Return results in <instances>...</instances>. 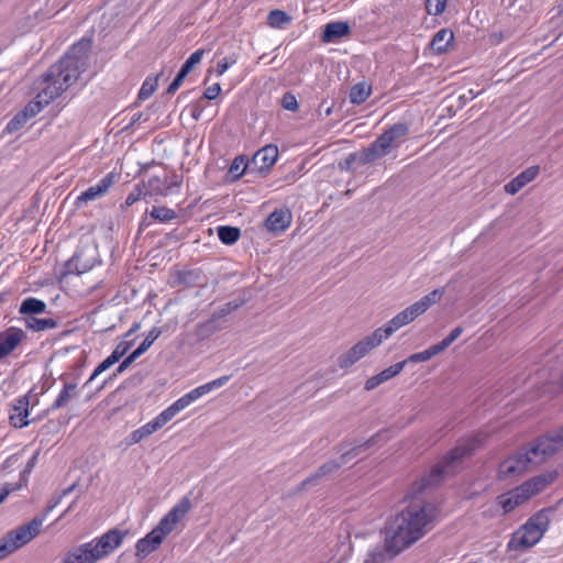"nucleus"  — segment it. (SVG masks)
I'll return each instance as SVG.
<instances>
[{
  "label": "nucleus",
  "instance_id": "obj_41",
  "mask_svg": "<svg viewBox=\"0 0 563 563\" xmlns=\"http://www.w3.org/2000/svg\"><path fill=\"white\" fill-rule=\"evenodd\" d=\"M463 332L462 327L454 328L448 336H445L441 342L437 343L435 346L439 349V352H443L448 349Z\"/></svg>",
  "mask_w": 563,
  "mask_h": 563
},
{
  "label": "nucleus",
  "instance_id": "obj_25",
  "mask_svg": "<svg viewBox=\"0 0 563 563\" xmlns=\"http://www.w3.org/2000/svg\"><path fill=\"white\" fill-rule=\"evenodd\" d=\"M235 308H236V305H233L232 302H228V303L223 305L212 314V317L208 321L198 324V330L206 334H211V333L216 332L218 330L217 327L214 325L216 320L227 317Z\"/></svg>",
  "mask_w": 563,
  "mask_h": 563
},
{
  "label": "nucleus",
  "instance_id": "obj_15",
  "mask_svg": "<svg viewBox=\"0 0 563 563\" xmlns=\"http://www.w3.org/2000/svg\"><path fill=\"white\" fill-rule=\"evenodd\" d=\"M115 175L113 173H108L104 177H102L96 185L90 186L86 190H84L76 199V203H86L89 201L97 200L101 198L109 188L114 184Z\"/></svg>",
  "mask_w": 563,
  "mask_h": 563
},
{
  "label": "nucleus",
  "instance_id": "obj_45",
  "mask_svg": "<svg viewBox=\"0 0 563 563\" xmlns=\"http://www.w3.org/2000/svg\"><path fill=\"white\" fill-rule=\"evenodd\" d=\"M282 106H283L284 109L289 110V111H296L298 109L297 99L290 92H286L283 96Z\"/></svg>",
  "mask_w": 563,
  "mask_h": 563
},
{
  "label": "nucleus",
  "instance_id": "obj_22",
  "mask_svg": "<svg viewBox=\"0 0 563 563\" xmlns=\"http://www.w3.org/2000/svg\"><path fill=\"white\" fill-rule=\"evenodd\" d=\"M79 394L78 385L74 382H67L64 384L63 388L59 390L55 400L51 405V410H58L60 408H65L73 399H75Z\"/></svg>",
  "mask_w": 563,
  "mask_h": 563
},
{
  "label": "nucleus",
  "instance_id": "obj_11",
  "mask_svg": "<svg viewBox=\"0 0 563 563\" xmlns=\"http://www.w3.org/2000/svg\"><path fill=\"white\" fill-rule=\"evenodd\" d=\"M380 332L376 330L371 334L354 344L346 353L340 356L339 366L347 368L355 364L357 361L367 355L373 349L383 343Z\"/></svg>",
  "mask_w": 563,
  "mask_h": 563
},
{
  "label": "nucleus",
  "instance_id": "obj_19",
  "mask_svg": "<svg viewBox=\"0 0 563 563\" xmlns=\"http://www.w3.org/2000/svg\"><path fill=\"white\" fill-rule=\"evenodd\" d=\"M540 172L539 166H530L518 174L515 178H512L509 183H507L504 187V190L508 195H516L525 186L534 180Z\"/></svg>",
  "mask_w": 563,
  "mask_h": 563
},
{
  "label": "nucleus",
  "instance_id": "obj_61",
  "mask_svg": "<svg viewBox=\"0 0 563 563\" xmlns=\"http://www.w3.org/2000/svg\"><path fill=\"white\" fill-rule=\"evenodd\" d=\"M562 383H563V374H562Z\"/></svg>",
  "mask_w": 563,
  "mask_h": 563
},
{
  "label": "nucleus",
  "instance_id": "obj_38",
  "mask_svg": "<svg viewBox=\"0 0 563 563\" xmlns=\"http://www.w3.org/2000/svg\"><path fill=\"white\" fill-rule=\"evenodd\" d=\"M156 87H157L156 78L155 79L146 78L140 88L139 99L140 100L148 99L154 93Z\"/></svg>",
  "mask_w": 563,
  "mask_h": 563
},
{
  "label": "nucleus",
  "instance_id": "obj_4",
  "mask_svg": "<svg viewBox=\"0 0 563 563\" xmlns=\"http://www.w3.org/2000/svg\"><path fill=\"white\" fill-rule=\"evenodd\" d=\"M230 379L229 375L221 376L213 380H210L206 384H202L190 391L183 395L180 398L175 400L170 406L164 409L159 415H157L154 419L143 424L139 429L132 431L129 435V443L136 444L150 437L154 432L162 429L167 422H169L177 413L186 409L192 402L197 401L205 395L221 388L224 386Z\"/></svg>",
  "mask_w": 563,
  "mask_h": 563
},
{
  "label": "nucleus",
  "instance_id": "obj_49",
  "mask_svg": "<svg viewBox=\"0 0 563 563\" xmlns=\"http://www.w3.org/2000/svg\"><path fill=\"white\" fill-rule=\"evenodd\" d=\"M234 64L235 59L229 60L228 58H223L219 60L216 67L217 75L222 76Z\"/></svg>",
  "mask_w": 563,
  "mask_h": 563
},
{
  "label": "nucleus",
  "instance_id": "obj_12",
  "mask_svg": "<svg viewBox=\"0 0 563 563\" xmlns=\"http://www.w3.org/2000/svg\"><path fill=\"white\" fill-rule=\"evenodd\" d=\"M421 313L415 303L393 317L385 325L376 329L380 332L382 339L387 340L394 332L416 320Z\"/></svg>",
  "mask_w": 563,
  "mask_h": 563
},
{
  "label": "nucleus",
  "instance_id": "obj_10",
  "mask_svg": "<svg viewBox=\"0 0 563 563\" xmlns=\"http://www.w3.org/2000/svg\"><path fill=\"white\" fill-rule=\"evenodd\" d=\"M379 438L380 434L377 433L376 435L372 437L368 441L355 444L353 448L349 450H344L341 455V462L332 460L322 464L312 475H310L309 477L301 482V484L298 486V489H305L308 486L316 485L321 478L335 472L342 465L349 463L353 457H356L365 449L376 443Z\"/></svg>",
  "mask_w": 563,
  "mask_h": 563
},
{
  "label": "nucleus",
  "instance_id": "obj_13",
  "mask_svg": "<svg viewBox=\"0 0 563 563\" xmlns=\"http://www.w3.org/2000/svg\"><path fill=\"white\" fill-rule=\"evenodd\" d=\"M142 185L145 190L144 197H166L173 195L180 187V183L176 177L169 180L167 177L161 178L158 176L150 177Z\"/></svg>",
  "mask_w": 563,
  "mask_h": 563
},
{
  "label": "nucleus",
  "instance_id": "obj_44",
  "mask_svg": "<svg viewBox=\"0 0 563 563\" xmlns=\"http://www.w3.org/2000/svg\"><path fill=\"white\" fill-rule=\"evenodd\" d=\"M446 0H426V10L429 14L439 15L445 9Z\"/></svg>",
  "mask_w": 563,
  "mask_h": 563
},
{
  "label": "nucleus",
  "instance_id": "obj_43",
  "mask_svg": "<svg viewBox=\"0 0 563 563\" xmlns=\"http://www.w3.org/2000/svg\"><path fill=\"white\" fill-rule=\"evenodd\" d=\"M144 186L142 184H137L134 186V188L131 190V192L125 198V206L130 207L141 200L144 197Z\"/></svg>",
  "mask_w": 563,
  "mask_h": 563
},
{
  "label": "nucleus",
  "instance_id": "obj_39",
  "mask_svg": "<svg viewBox=\"0 0 563 563\" xmlns=\"http://www.w3.org/2000/svg\"><path fill=\"white\" fill-rule=\"evenodd\" d=\"M27 117L23 111L18 112L7 124L5 130L9 133H13L20 130L26 122Z\"/></svg>",
  "mask_w": 563,
  "mask_h": 563
},
{
  "label": "nucleus",
  "instance_id": "obj_5",
  "mask_svg": "<svg viewBox=\"0 0 563 563\" xmlns=\"http://www.w3.org/2000/svg\"><path fill=\"white\" fill-rule=\"evenodd\" d=\"M409 133L405 122H397L387 128L368 147L351 153L344 161L342 168L352 169L353 165L364 166L388 155L393 148L398 147Z\"/></svg>",
  "mask_w": 563,
  "mask_h": 563
},
{
  "label": "nucleus",
  "instance_id": "obj_47",
  "mask_svg": "<svg viewBox=\"0 0 563 563\" xmlns=\"http://www.w3.org/2000/svg\"><path fill=\"white\" fill-rule=\"evenodd\" d=\"M129 346L126 342L119 343L109 356L117 363L126 353Z\"/></svg>",
  "mask_w": 563,
  "mask_h": 563
},
{
  "label": "nucleus",
  "instance_id": "obj_52",
  "mask_svg": "<svg viewBox=\"0 0 563 563\" xmlns=\"http://www.w3.org/2000/svg\"><path fill=\"white\" fill-rule=\"evenodd\" d=\"M202 112H203V107L200 106L199 102L191 106V117L195 120H199L200 117L202 115Z\"/></svg>",
  "mask_w": 563,
  "mask_h": 563
},
{
  "label": "nucleus",
  "instance_id": "obj_34",
  "mask_svg": "<svg viewBox=\"0 0 563 563\" xmlns=\"http://www.w3.org/2000/svg\"><path fill=\"white\" fill-rule=\"evenodd\" d=\"M150 214L159 222H169L177 218L176 211L167 207H153Z\"/></svg>",
  "mask_w": 563,
  "mask_h": 563
},
{
  "label": "nucleus",
  "instance_id": "obj_40",
  "mask_svg": "<svg viewBox=\"0 0 563 563\" xmlns=\"http://www.w3.org/2000/svg\"><path fill=\"white\" fill-rule=\"evenodd\" d=\"M203 53V49H197L194 52L183 64L180 70L188 75L192 67L201 62Z\"/></svg>",
  "mask_w": 563,
  "mask_h": 563
},
{
  "label": "nucleus",
  "instance_id": "obj_48",
  "mask_svg": "<svg viewBox=\"0 0 563 563\" xmlns=\"http://www.w3.org/2000/svg\"><path fill=\"white\" fill-rule=\"evenodd\" d=\"M221 92L220 84H213L203 91V98L208 100L216 99Z\"/></svg>",
  "mask_w": 563,
  "mask_h": 563
},
{
  "label": "nucleus",
  "instance_id": "obj_32",
  "mask_svg": "<svg viewBox=\"0 0 563 563\" xmlns=\"http://www.w3.org/2000/svg\"><path fill=\"white\" fill-rule=\"evenodd\" d=\"M268 25L274 29H283L290 22V16L282 10H273L267 16Z\"/></svg>",
  "mask_w": 563,
  "mask_h": 563
},
{
  "label": "nucleus",
  "instance_id": "obj_7",
  "mask_svg": "<svg viewBox=\"0 0 563 563\" xmlns=\"http://www.w3.org/2000/svg\"><path fill=\"white\" fill-rule=\"evenodd\" d=\"M191 509V501L189 498L184 497L180 499L157 523V526L150 531L145 537L137 540L135 544V555L143 560L148 554L158 549L164 539L176 528L177 523L189 512Z\"/></svg>",
  "mask_w": 563,
  "mask_h": 563
},
{
  "label": "nucleus",
  "instance_id": "obj_37",
  "mask_svg": "<svg viewBox=\"0 0 563 563\" xmlns=\"http://www.w3.org/2000/svg\"><path fill=\"white\" fill-rule=\"evenodd\" d=\"M404 367H405V362H398V363L385 368L377 375H378L380 382L385 383V382L391 379L393 377L397 376L404 369Z\"/></svg>",
  "mask_w": 563,
  "mask_h": 563
},
{
  "label": "nucleus",
  "instance_id": "obj_56",
  "mask_svg": "<svg viewBox=\"0 0 563 563\" xmlns=\"http://www.w3.org/2000/svg\"><path fill=\"white\" fill-rule=\"evenodd\" d=\"M140 328V323H134L130 332H134Z\"/></svg>",
  "mask_w": 563,
  "mask_h": 563
},
{
  "label": "nucleus",
  "instance_id": "obj_2",
  "mask_svg": "<svg viewBox=\"0 0 563 563\" xmlns=\"http://www.w3.org/2000/svg\"><path fill=\"white\" fill-rule=\"evenodd\" d=\"M91 41L82 38L74 44L70 49L52 65L43 75L42 87L34 100L30 101L22 110L27 119L38 114L44 107L59 97L74 85L88 67V53Z\"/></svg>",
  "mask_w": 563,
  "mask_h": 563
},
{
  "label": "nucleus",
  "instance_id": "obj_59",
  "mask_svg": "<svg viewBox=\"0 0 563 563\" xmlns=\"http://www.w3.org/2000/svg\"><path fill=\"white\" fill-rule=\"evenodd\" d=\"M468 93L471 95V99H474L477 96L473 90H470Z\"/></svg>",
  "mask_w": 563,
  "mask_h": 563
},
{
  "label": "nucleus",
  "instance_id": "obj_46",
  "mask_svg": "<svg viewBox=\"0 0 563 563\" xmlns=\"http://www.w3.org/2000/svg\"><path fill=\"white\" fill-rule=\"evenodd\" d=\"M142 354L135 349L129 356H126L118 366L117 372L122 373L125 371L137 357Z\"/></svg>",
  "mask_w": 563,
  "mask_h": 563
},
{
  "label": "nucleus",
  "instance_id": "obj_35",
  "mask_svg": "<svg viewBox=\"0 0 563 563\" xmlns=\"http://www.w3.org/2000/svg\"><path fill=\"white\" fill-rule=\"evenodd\" d=\"M246 159L244 156H238L233 159L229 167V175L232 180H236L243 176L246 169Z\"/></svg>",
  "mask_w": 563,
  "mask_h": 563
},
{
  "label": "nucleus",
  "instance_id": "obj_33",
  "mask_svg": "<svg viewBox=\"0 0 563 563\" xmlns=\"http://www.w3.org/2000/svg\"><path fill=\"white\" fill-rule=\"evenodd\" d=\"M439 349L435 346V344L431 345L430 347H428L427 350L424 351H421V352H418V353H413L411 355H409L406 360H404L402 362H405V365L407 363H419V362H427L429 361L431 357H433L434 355L439 354Z\"/></svg>",
  "mask_w": 563,
  "mask_h": 563
},
{
  "label": "nucleus",
  "instance_id": "obj_8",
  "mask_svg": "<svg viewBox=\"0 0 563 563\" xmlns=\"http://www.w3.org/2000/svg\"><path fill=\"white\" fill-rule=\"evenodd\" d=\"M550 520L544 511L532 516L523 526L516 530L507 543L509 551H526L536 545L549 529Z\"/></svg>",
  "mask_w": 563,
  "mask_h": 563
},
{
  "label": "nucleus",
  "instance_id": "obj_50",
  "mask_svg": "<svg viewBox=\"0 0 563 563\" xmlns=\"http://www.w3.org/2000/svg\"><path fill=\"white\" fill-rule=\"evenodd\" d=\"M187 75L183 73L181 70L178 71L177 76L174 78V80L170 82V85L167 88L168 93H174L176 90L180 87L183 80L185 79Z\"/></svg>",
  "mask_w": 563,
  "mask_h": 563
},
{
  "label": "nucleus",
  "instance_id": "obj_42",
  "mask_svg": "<svg viewBox=\"0 0 563 563\" xmlns=\"http://www.w3.org/2000/svg\"><path fill=\"white\" fill-rule=\"evenodd\" d=\"M115 362L110 357L108 356L107 358H104L95 369L93 372L91 373L90 377L88 378V380L85 383L84 386H87L89 385L92 380H95L100 374H102L103 372H106L107 369H109L112 365H114Z\"/></svg>",
  "mask_w": 563,
  "mask_h": 563
},
{
  "label": "nucleus",
  "instance_id": "obj_58",
  "mask_svg": "<svg viewBox=\"0 0 563 563\" xmlns=\"http://www.w3.org/2000/svg\"><path fill=\"white\" fill-rule=\"evenodd\" d=\"M73 489V486L63 492V496L67 495Z\"/></svg>",
  "mask_w": 563,
  "mask_h": 563
},
{
  "label": "nucleus",
  "instance_id": "obj_29",
  "mask_svg": "<svg viewBox=\"0 0 563 563\" xmlns=\"http://www.w3.org/2000/svg\"><path fill=\"white\" fill-rule=\"evenodd\" d=\"M372 87L371 85L362 81L355 84L350 90V101L354 104H361L366 101V99L371 96Z\"/></svg>",
  "mask_w": 563,
  "mask_h": 563
},
{
  "label": "nucleus",
  "instance_id": "obj_24",
  "mask_svg": "<svg viewBox=\"0 0 563 563\" xmlns=\"http://www.w3.org/2000/svg\"><path fill=\"white\" fill-rule=\"evenodd\" d=\"M277 157V146L266 145L256 152V154L253 157V161L258 166L260 169H268L276 163Z\"/></svg>",
  "mask_w": 563,
  "mask_h": 563
},
{
  "label": "nucleus",
  "instance_id": "obj_30",
  "mask_svg": "<svg viewBox=\"0 0 563 563\" xmlns=\"http://www.w3.org/2000/svg\"><path fill=\"white\" fill-rule=\"evenodd\" d=\"M25 324H26L27 329H30L34 332L55 329L57 327L56 320H54L52 318L31 317L25 320Z\"/></svg>",
  "mask_w": 563,
  "mask_h": 563
},
{
  "label": "nucleus",
  "instance_id": "obj_23",
  "mask_svg": "<svg viewBox=\"0 0 563 563\" xmlns=\"http://www.w3.org/2000/svg\"><path fill=\"white\" fill-rule=\"evenodd\" d=\"M553 479L554 476L552 474L539 475L526 481L519 487L521 488L522 493L527 495V499H529L533 495L543 490Z\"/></svg>",
  "mask_w": 563,
  "mask_h": 563
},
{
  "label": "nucleus",
  "instance_id": "obj_31",
  "mask_svg": "<svg viewBox=\"0 0 563 563\" xmlns=\"http://www.w3.org/2000/svg\"><path fill=\"white\" fill-rule=\"evenodd\" d=\"M241 235L239 228L221 225L218 228V238L225 245L234 244Z\"/></svg>",
  "mask_w": 563,
  "mask_h": 563
},
{
  "label": "nucleus",
  "instance_id": "obj_60",
  "mask_svg": "<svg viewBox=\"0 0 563 563\" xmlns=\"http://www.w3.org/2000/svg\"><path fill=\"white\" fill-rule=\"evenodd\" d=\"M7 494H0V504L4 500Z\"/></svg>",
  "mask_w": 563,
  "mask_h": 563
},
{
  "label": "nucleus",
  "instance_id": "obj_16",
  "mask_svg": "<svg viewBox=\"0 0 563 563\" xmlns=\"http://www.w3.org/2000/svg\"><path fill=\"white\" fill-rule=\"evenodd\" d=\"M402 551H396L388 543V536L385 533L384 543L369 549L363 563H390Z\"/></svg>",
  "mask_w": 563,
  "mask_h": 563
},
{
  "label": "nucleus",
  "instance_id": "obj_14",
  "mask_svg": "<svg viewBox=\"0 0 563 563\" xmlns=\"http://www.w3.org/2000/svg\"><path fill=\"white\" fill-rule=\"evenodd\" d=\"M25 338V332L16 327L0 332V360L10 355Z\"/></svg>",
  "mask_w": 563,
  "mask_h": 563
},
{
  "label": "nucleus",
  "instance_id": "obj_51",
  "mask_svg": "<svg viewBox=\"0 0 563 563\" xmlns=\"http://www.w3.org/2000/svg\"><path fill=\"white\" fill-rule=\"evenodd\" d=\"M380 384H383L378 377V375H374L372 377H369L366 382H365V385H364V388L365 390H372L374 388H376L377 386H379Z\"/></svg>",
  "mask_w": 563,
  "mask_h": 563
},
{
  "label": "nucleus",
  "instance_id": "obj_26",
  "mask_svg": "<svg viewBox=\"0 0 563 563\" xmlns=\"http://www.w3.org/2000/svg\"><path fill=\"white\" fill-rule=\"evenodd\" d=\"M453 32L448 29L439 30L430 42L431 49L437 54H442L446 51L449 44L453 41Z\"/></svg>",
  "mask_w": 563,
  "mask_h": 563
},
{
  "label": "nucleus",
  "instance_id": "obj_55",
  "mask_svg": "<svg viewBox=\"0 0 563 563\" xmlns=\"http://www.w3.org/2000/svg\"><path fill=\"white\" fill-rule=\"evenodd\" d=\"M88 268H89V267H84V268L79 269L78 267H76V273H77V274H82V273H85Z\"/></svg>",
  "mask_w": 563,
  "mask_h": 563
},
{
  "label": "nucleus",
  "instance_id": "obj_21",
  "mask_svg": "<svg viewBox=\"0 0 563 563\" xmlns=\"http://www.w3.org/2000/svg\"><path fill=\"white\" fill-rule=\"evenodd\" d=\"M350 32L351 27L346 21L329 22L323 27L321 38L324 43H333L342 37L347 36Z\"/></svg>",
  "mask_w": 563,
  "mask_h": 563
},
{
  "label": "nucleus",
  "instance_id": "obj_28",
  "mask_svg": "<svg viewBox=\"0 0 563 563\" xmlns=\"http://www.w3.org/2000/svg\"><path fill=\"white\" fill-rule=\"evenodd\" d=\"M45 310H46V303L43 300L34 298V297H29L22 301V303L19 308V313L23 314V316L38 314V313L45 312Z\"/></svg>",
  "mask_w": 563,
  "mask_h": 563
},
{
  "label": "nucleus",
  "instance_id": "obj_18",
  "mask_svg": "<svg viewBox=\"0 0 563 563\" xmlns=\"http://www.w3.org/2000/svg\"><path fill=\"white\" fill-rule=\"evenodd\" d=\"M291 220L292 214L288 209H276L266 219L265 227L269 232L278 234L290 227Z\"/></svg>",
  "mask_w": 563,
  "mask_h": 563
},
{
  "label": "nucleus",
  "instance_id": "obj_57",
  "mask_svg": "<svg viewBox=\"0 0 563 563\" xmlns=\"http://www.w3.org/2000/svg\"><path fill=\"white\" fill-rule=\"evenodd\" d=\"M331 112H332V108H331V107H328V108L325 109V115H330V114H331Z\"/></svg>",
  "mask_w": 563,
  "mask_h": 563
},
{
  "label": "nucleus",
  "instance_id": "obj_27",
  "mask_svg": "<svg viewBox=\"0 0 563 563\" xmlns=\"http://www.w3.org/2000/svg\"><path fill=\"white\" fill-rule=\"evenodd\" d=\"M444 292H445L444 288H442V287L437 288L413 303L418 308L419 312L421 314H423L432 305H434L441 300Z\"/></svg>",
  "mask_w": 563,
  "mask_h": 563
},
{
  "label": "nucleus",
  "instance_id": "obj_20",
  "mask_svg": "<svg viewBox=\"0 0 563 563\" xmlns=\"http://www.w3.org/2000/svg\"><path fill=\"white\" fill-rule=\"evenodd\" d=\"M526 500H528L527 495H525L521 488L517 486L516 488L499 495L497 497V505L503 509L504 514H508Z\"/></svg>",
  "mask_w": 563,
  "mask_h": 563
},
{
  "label": "nucleus",
  "instance_id": "obj_54",
  "mask_svg": "<svg viewBox=\"0 0 563 563\" xmlns=\"http://www.w3.org/2000/svg\"><path fill=\"white\" fill-rule=\"evenodd\" d=\"M7 301V294L5 292H1L0 294V303H3Z\"/></svg>",
  "mask_w": 563,
  "mask_h": 563
},
{
  "label": "nucleus",
  "instance_id": "obj_36",
  "mask_svg": "<svg viewBox=\"0 0 563 563\" xmlns=\"http://www.w3.org/2000/svg\"><path fill=\"white\" fill-rule=\"evenodd\" d=\"M161 334H162V329L156 328V327L152 328L148 331V333L146 334L143 342L136 347V350L141 354L145 353L152 346V344L158 339V336Z\"/></svg>",
  "mask_w": 563,
  "mask_h": 563
},
{
  "label": "nucleus",
  "instance_id": "obj_9",
  "mask_svg": "<svg viewBox=\"0 0 563 563\" xmlns=\"http://www.w3.org/2000/svg\"><path fill=\"white\" fill-rule=\"evenodd\" d=\"M44 518L35 517L30 522L8 532L0 539V560L29 543L40 532Z\"/></svg>",
  "mask_w": 563,
  "mask_h": 563
},
{
  "label": "nucleus",
  "instance_id": "obj_6",
  "mask_svg": "<svg viewBox=\"0 0 563 563\" xmlns=\"http://www.w3.org/2000/svg\"><path fill=\"white\" fill-rule=\"evenodd\" d=\"M126 531L111 529L89 542L71 548L63 563H97L114 552L123 542Z\"/></svg>",
  "mask_w": 563,
  "mask_h": 563
},
{
  "label": "nucleus",
  "instance_id": "obj_3",
  "mask_svg": "<svg viewBox=\"0 0 563 563\" xmlns=\"http://www.w3.org/2000/svg\"><path fill=\"white\" fill-rule=\"evenodd\" d=\"M563 449V426L554 432L538 438L527 448L504 460L498 468L503 478L519 475L531 465H538L547 461Z\"/></svg>",
  "mask_w": 563,
  "mask_h": 563
},
{
  "label": "nucleus",
  "instance_id": "obj_17",
  "mask_svg": "<svg viewBox=\"0 0 563 563\" xmlns=\"http://www.w3.org/2000/svg\"><path fill=\"white\" fill-rule=\"evenodd\" d=\"M29 405L30 401L27 396H21L12 402L9 412V420L14 428L21 429L29 424Z\"/></svg>",
  "mask_w": 563,
  "mask_h": 563
},
{
  "label": "nucleus",
  "instance_id": "obj_53",
  "mask_svg": "<svg viewBox=\"0 0 563 563\" xmlns=\"http://www.w3.org/2000/svg\"><path fill=\"white\" fill-rule=\"evenodd\" d=\"M78 261V255L76 254L67 264V267H68V271L71 272L73 269V266L75 265V263Z\"/></svg>",
  "mask_w": 563,
  "mask_h": 563
},
{
  "label": "nucleus",
  "instance_id": "obj_1",
  "mask_svg": "<svg viewBox=\"0 0 563 563\" xmlns=\"http://www.w3.org/2000/svg\"><path fill=\"white\" fill-rule=\"evenodd\" d=\"M481 443V434L461 441L428 474L411 485L405 497L408 504L385 527L391 549L405 551L435 527L439 518L438 507L431 501L420 499L419 495L440 484L446 475L454 471L455 463L474 451Z\"/></svg>",
  "mask_w": 563,
  "mask_h": 563
}]
</instances>
